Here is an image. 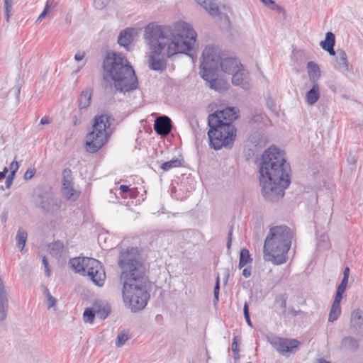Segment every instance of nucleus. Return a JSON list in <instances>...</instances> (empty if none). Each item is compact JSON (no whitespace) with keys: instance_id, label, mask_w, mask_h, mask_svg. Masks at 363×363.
Segmentation results:
<instances>
[{"instance_id":"1","label":"nucleus","mask_w":363,"mask_h":363,"mask_svg":"<svg viewBox=\"0 0 363 363\" xmlns=\"http://www.w3.org/2000/svg\"><path fill=\"white\" fill-rule=\"evenodd\" d=\"M197 34L192 26L184 21L172 26L159 25L155 22L148 23L144 28V39L150 48V67L156 71L164 67L163 59L157 56L171 57L179 53L187 54L194 50Z\"/></svg>"},{"instance_id":"2","label":"nucleus","mask_w":363,"mask_h":363,"mask_svg":"<svg viewBox=\"0 0 363 363\" xmlns=\"http://www.w3.org/2000/svg\"><path fill=\"white\" fill-rule=\"evenodd\" d=\"M118 264L121 269L120 283L125 306L132 312L143 310L150 295L146 289L145 267L138 247H128L120 250Z\"/></svg>"},{"instance_id":"3","label":"nucleus","mask_w":363,"mask_h":363,"mask_svg":"<svg viewBox=\"0 0 363 363\" xmlns=\"http://www.w3.org/2000/svg\"><path fill=\"white\" fill-rule=\"evenodd\" d=\"M259 169L263 196L267 201H278L291 182L289 163L278 148L272 146L262 154Z\"/></svg>"},{"instance_id":"4","label":"nucleus","mask_w":363,"mask_h":363,"mask_svg":"<svg viewBox=\"0 0 363 363\" xmlns=\"http://www.w3.org/2000/svg\"><path fill=\"white\" fill-rule=\"evenodd\" d=\"M104 79L113 81L120 92L134 90L138 86L135 71L127 58L121 53L108 52L103 62Z\"/></svg>"},{"instance_id":"5","label":"nucleus","mask_w":363,"mask_h":363,"mask_svg":"<svg viewBox=\"0 0 363 363\" xmlns=\"http://www.w3.org/2000/svg\"><path fill=\"white\" fill-rule=\"evenodd\" d=\"M294 233L286 225H276L269 228L263 247V259L275 265L286 262Z\"/></svg>"},{"instance_id":"6","label":"nucleus","mask_w":363,"mask_h":363,"mask_svg":"<svg viewBox=\"0 0 363 363\" xmlns=\"http://www.w3.org/2000/svg\"><path fill=\"white\" fill-rule=\"evenodd\" d=\"M110 126L109 117L107 114L96 116L94 119L92 131L86 137V150L90 153L96 152L107 142L108 133L107 128Z\"/></svg>"},{"instance_id":"7","label":"nucleus","mask_w":363,"mask_h":363,"mask_svg":"<svg viewBox=\"0 0 363 363\" xmlns=\"http://www.w3.org/2000/svg\"><path fill=\"white\" fill-rule=\"evenodd\" d=\"M72 268L84 276H88L97 286H102L106 279V274L101 262L94 258L75 257L71 259Z\"/></svg>"},{"instance_id":"8","label":"nucleus","mask_w":363,"mask_h":363,"mask_svg":"<svg viewBox=\"0 0 363 363\" xmlns=\"http://www.w3.org/2000/svg\"><path fill=\"white\" fill-rule=\"evenodd\" d=\"M210 145L215 150L231 148L236 138L237 130L233 124H208Z\"/></svg>"},{"instance_id":"9","label":"nucleus","mask_w":363,"mask_h":363,"mask_svg":"<svg viewBox=\"0 0 363 363\" xmlns=\"http://www.w3.org/2000/svg\"><path fill=\"white\" fill-rule=\"evenodd\" d=\"M34 203L45 215L60 212L62 201L49 191H39L34 195Z\"/></svg>"},{"instance_id":"10","label":"nucleus","mask_w":363,"mask_h":363,"mask_svg":"<svg viewBox=\"0 0 363 363\" xmlns=\"http://www.w3.org/2000/svg\"><path fill=\"white\" fill-rule=\"evenodd\" d=\"M222 59L220 50L213 46H207L202 52L201 72L218 70Z\"/></svg>"},{"instance_id":"11","label":"nucleus","mask_w":363,"mask_h":363,"mask_svg":"<svg viewBox=\"0 0 363 363\" xmlns=\"http://www.w3.org/2000/svg\"><path fill=\"white\" fill-rule=\"evenodd\" d=\"M238 118V111L234 107H227L210 114L208 117V124H233Z\"/></svg>"},{"instance_id":"12","label":"nucleus","mask_w":363,"mask_h":363,"mask_svg":"<svg viewBox=\"0 0 363 363\" xmlns=\"http://www.w3.org/2000/svg\"><path fill=\"white\" fill-rule=\"evenodd\" d=\"M267 340L281 354L293 352L294 350L298 348L300 345V342L296 339L281 338L276 336L269 337Z\"/></svg>"},{"instance_id":"13","label":"nucleus","mask_w":363,"mask_h":363,"mask_svg":"<svg viewBox=\"0 0 363 363\" xmlns=\"http://www.w3.org/2000/svg\"><path fill=\"white\" fill-rule=\"evenodd\" d=\"M62 179V194L63 196L67 200L76 201L79 196V192L73 188L72 177L71 171L65 169L63 171Z\"/></svg>"},{"instance_id":"14","label":"nucleus","mask_w":363,"mask_h":363,"mask_svg":"<svg viewBox=\"0 0 363 363\" xmlns=\"http://www.w3.org/2000/svg\"><path fill=\"white\" fill-rule=\"evenodd\" d=\"M217 70L204 71L201 72L202 78L206 81L209 87L218 91H225L228 88V83L223 79L216 77Z\"/></svg>"},{"instance_id":"15","label":"nucleus","mask_w":363,"mask_h":363,"mask_svg":"<svg viewBox=\"0 0 363 363\" xmlns=\"http://www.w3.org/2000/svg\"><path fill=\"white\" fill-rule=\"evenodd\" d=\"M350 328L357 334H363V311L357 308L352 311L350 316Z\"/></svg>"},{"instance_id":"16","label":"nucleus","mask_w":363,"mask_h":363,"mask_svg":"<svg viewBox=\"0 0 363 363\" xmlns=\"http://www.w3.org/2000/svg\"><path fill=\"white\" fill-rule=\"evenodd\" d=\"M138 30L134 28H127L121 30L118 38V44L129 50L130 45L133 42L134 36L138 35Z\"/></svg>"},{"instance_id":"17","label":"nucleus","mask_w":363,"mask_h":363,"mask_svg":"<svg viewBox=\"0 0 363 363\" xmlns=\"http://www.w3.org/2000/svg\"><path fill=\"white\" fill-rule=\"evenodd\" d=\"M171 121L167 116L157 118L154 123V129L157 133L161 135H166L171 131Z\"/></svg>"},{"instance_id":"18","label":"nucleus","mask_w":363,"mask_h":363,"mask_svg":"<svg viewBox=\"0 0 363 363\" xmlns=\"http://www.w3.org/2000/svg\"><path fill=\"white\" fill-rule=\"evenodd\" d=\"M219 65L221 70L227 74H233L242 65L235 58L226 57L222 58Z\"/></svg>"},{"instance_id":"19","label":"nucleus","mask_w":363,"mask_h":363,"mask_svg":"<svg viewBox=\"0 0 363 363\" xmlns=\"http://www.w3.org/2000/svg\"><path fill=\"white\" fill-rule=\"evenodd\" d=\"M248 72L240 67L234 73H233L232 83L234 85L240 86L243 89H246L248 85Z\"/></svg>"},{"instance_id":"20","label":"nucleus","mask_w":363,"mask_h":363,"mask_svg":"<svg viewBox=\"0 0 363 363\" xmlns=\"http://www.w3.org/2000/svg\"><path fill=\"white\" fill-rule=\"evenodd\" d=\"M335 68L342 72L350 71V63L346 52L340 49L337 50Z\"/></svg>"},{"instance_id":"21","label":"nucleus","mask_w":363,"mask_h":363,"mask_svg":"<svg viewBox=\"0 0 363 363\" xmlns=\"http://www.w3.org/2000/svg\"><path fill=\"white\" fill-rule=\"evenodd\" d=\"M211 16H218L220 14L217 2L215 0H195Z\"/></svg>"},{"instance_id":"22","label":"nucleus","mask_w":363,"mask_h":363,"mask_svg":"<svg viewBox=\"0 0 363 363\" xmlns=\"http://www.w3.org/2000/svg\"><path fill=\"white\" fill-rule=\"evenodd\" d=\"M307 69L310 81L313 84L317 83L320 77V70L318 65L315 62L310 61L307 63Z\"/></svg>"},{"instance_id":"23","label":"nucleus","mask_w":363,"mask_h":363,"mask_svg":"<svg viewBox=\"0 0 363 363\" xmlns=\"http://www.w3.org/2000/svg\"><path fill=\"white\" fill-rule=\"evenodd\" d=\"M320 98V89L318 83L313 84L312 88L306 93V101L309 105L315 104Z\"/></svg>"},{"instance_id":"24","label":"nucleus","mask_w":363,"mask_h":363,"mask_svg":"<svg viewBox=\"0 0 363 363\" xmlns=\"http://www.w3.org/2000/svg\"><path fill=\"white\" fill-rule=\"evenodd\" d=\"M92 95V90L90 88H86L82 91L79 97V108L80 109L87 108L91 103Z\"/></svg>"},{"instance_id":"25","label":"nucleus","mask_w":363,"mask_h":363,"mask_svg":"<svg viewBox=\"0 0 363 363\" xmlns=\"http://www.w3.org/2000/svg\"><path fill=\"white\" fill-rule=\"evenodd\" d=\"M252 258L251 257L249 250L245 248L242 249L240 253V259L238 264L239 269H242L246 264L252 263Z\"/></svg>"},{"instance_id":"26","label":"nucleus","mask_w":363,"mask_h":363,"mask_svg":"<svg viewBox=\"0 0 363 363\" xmlns=\"http://www.w3.org/2000/svg\"><path fill=\"white\" fill-rule=\"evenodd\" d=\"M27 236L28 233L25 230L20 228L18 230L17 235L16 236V240L17 246L18 247H21V252H23V248L26 242Z\"/></svg>"},{"instance_id":"27","label":"nucleus","mask_w":363,"mask_h":363,"mask_svg":"<svg viewBox=\"0 0 363 363\" xmlns=\"http://www.w3.org/2000/svg\"><path fill=\"white\" fill-rule=\"evenodd\" d=\"M359 345L357 341L352 337H347L342 339L341 342V347L343 349L356 350Z\"/></svg>"},{"instance_id":"28","label":"nucleus","mask_w":363,"mask_h":363,"mask_svg":"<svg viewBox=\"0 0 363 363\" xmlns=\"http://www.w3.org/2000/svg\"><path fill=\"white\" fill-rule=\"evenodd\" d=\"M335 43V37L332 32H328L325 35V39L320 43V47L325 50V48L334 47Z\"/></svg>"},{"instance_id":"29","label":"nucleus","mask_w":363,"mask_h":363,"mask_svg":"<svg viewBox=\"0 0 363 363\" xmlns=\"http://www.w3.org/2000/svg\"><path fill=\"white\" fill-rule=\"evenodd\" d=\"M341 314V307L340 305L332 304L331 308L330 311L328 321L334 322L336 320Z\"/></svg>"},{"instance_id":"30","label":"nucleus","mask_w":363,"mask_h":363,"mask_svg":"<svg viewBox=\"0 0 363 363\" xmlns=\"http://www.w3.org/2000/svg\"><path fill=\"white\" fill-rule=\"evenodd\" d=\"M63 248H64L63 243L61 241L57 240L50 245V254L54 257L60 256Z\"/></svg>"},{"instance_id":"31","label":"nucleus","mask_w":363,"mask_h":363,"mask_svg":"<svg viewBox=\"0 0 363 363\" xmlns=\"http://www.w3.org/2000/svg\"><path fill=\"white\" fill-rule=\"evenodd\" d=\"M181 164H182L181 160H179L177 158H174L169 161L164 162L162 164L161 168L163 171L167 172L172 168L178 167L181 166Z\"/></svg>"},{"instance_id":"32","label":"nucleus","mask_w":363,"mask_h":363,"mask_svg":"<svg viewBox=\"0 0 363 363\" xmlns=\"http://www.w3.org/2000/svg\"><path fill=\"white\" fill-rule=\"evenodd\" d=\"M43 294L46 298L48 308L55 307L57 303V299L51 295L48 288L45 287L44 289Z\"/></svg>"},{"instance_id":"33","label":"nucleus","mask_w":363,"mask_h":363,"mask_svg":"<svg viewBox=\"0 0 363 363\" xmlns=\"http://www.w3.org/2000/svg\"><path fill=\"white\" fill-rule=\"evenodd\" d=\"M96 311L91 308H87L84 312L83 319L85 323H91L94 321Z\"/></svg>"},{"instance_id":"34","label":"nucleus","mask_w":363,"mask_h":363,"mask_svg":"<svg viewBox=\"0 0 363 363\" xmlns=\"http://www.w3.org/2000/svg\"><path fill=\"white\" fill-rule=\"evenodd\" d=\"M110 313L111 308L108 306L100 307L96 311V315L101 320L106 318Z\"/></svg>"},{"instance_id":"35","label":"nucleus","mask_w":363,"mask_h":363,"mask_svg":"<svg viewBox=\"0 0 363 363\" xmlns=\"http://www.w3.org/2000/svg\"><path fill=\"white\" fill-rule=\"evenodd\" d=\"M129 338L130 337L128 334L125 331L118 333L116 341V345L118 347L123 346V345H125L126 341L129 340Z\"/></svg>"},{"instance_id":"36","label":"nucleus","mask_w":363,"mask_h":363,"mask_svg":"<svg viewBox=\"0 0 363 363\" xmlns=\"http://www.w3.org/2000/svg\"><path fill=\"white\" fill-rule=\"evenodd\" d=\"M4 1L5 7L6 20V21H9L13 6V0H4Z\"/></svg>"},{"instance_id":"37","label":"nucleus","mask_w":363,"mask_h":363,"mask_svg":"<svg viewBox=\"0 0 363 363\" xmlns=\"http://www.w3.org/2000/svg\"><path fill=\"white\" fill-rule=\"evenodd\" d=\"M9 305H0V321L4 320L7 317Z\"/></svg>"},{"instance_id":"38","label":"nucleus","mask_w":363,"mask_h":363,"mask_svg":"<svg viewBox=\"0 0 363 363\" xmlns=\"http://www.w3.org/2000/svg\"><path fill=\"white\" fill-rule=\"evenodd\" d=\"M109 2V0H94V5L97 9H104Z\"/></svg>"},{"instance_id":"39","label":"nucleus","mask_w":363,"mask_h":363,"mask_svg":"<svg viewBox=\"0 0 363 363\" xmlns=\"http://www.w3.org/2000/svg\"><path fill=\"white\" fill-rule=\"evenodd\" d=\"M219 290H220L219 277H217L216 283V286L214 287V291H213V296H214V301H218Z\"/></svg>"},{"instance_id":"40","label":"nucleus","mask_w":363,"mask_h":363,"mask_svg":"<svg viewBox=\"0 0 363 363\" xmlns=\"http://www.w3.org/2000/svg\"><path fill=\"white\" fill-rule=\"evenodd\" d=\"M345 291L337 289L335 299L333 302V304L340 305V302L342 299V295Z\"/></svg>"},{"instance_id":"41","label":"nucleus","mask_w":363,"mask_h":363,"mask_svg":"<svg viewBox=\"0 0 363 363\" xmlns=\"http://www.w3.org/2000/svg\"><path fill=\"white\" fill-rule=\"evenodd\" d=\"M18 168H19V165H18V162L13 161L9 166V170H10L9 175L15 176V174L18 171Z\"/></svg>"},{"instance_id":"42","label":"nucleus","mask_w":363,"mask_h":363,"mask_svg":"<svg viewBox=\"0 0 363 363\" xmlns=\"http://www.w3.org/2000/svg\"><path fill=\"white\" fill-rule=\"evenodd\" d=\"M49 4L48 3L46 4L43 12L40 13V15L39 16V17L38 18L37 21H36V23H38L42 21V20L46 16V15L48 14V11H49Z\"/></svg>"},{"instance_id":"43","label":"nucleus","mask_w":363,"mask_h":363,"mask_svg":"<svg viewBox=\"0 0 363 363\" xmlns=\"http://www.w3.org/2000/svg\"><path fill=\"white\" fill-rule=\"evenodd\" d=\"M42 263L45 267V274L46 277H50V269L49 268L48 261L45 257H43L42 258Z\"/></svg>"},{"instance_id":"44","label":"nucleus","mask_w":363,"mask_h":363,"mask_svg":"<svg viewBox=\"0 0 363 363\" xmlns=\"http://www.w3.org/2000/svg\"><path fill=\"white\" fill-rule=\"evenodd\" d=\"M348 278L343 277L337 289L345 291L348 284Z\"/></svg>"},{"instance_id":"45","label":"nucleus","mask_w":363,"mask_h":363,"mask_svg":"<svg viewBox=\"0 0 363 363\" xmlns=\"http://www.w3.org/2000/svg\"><path fill=\"white\" fill-rule=\"evenodd\" d=\"M35 173V169H28L25 172L23 178L26 180L30 179L31 178H33V177L34 176Z\"/></svg>"},{"instance_id":"46","label":"nucleus","mask_w":363,"mask_h":363,"mask_svg":"<svg viewBox=\"0 0 363 363\" xmlns=\"http://www.w3.org/2000/svg\"><path fill=\"white\" fill-rule=\"evenodd\" d=\"M264 5L268 6L271 9H274L276 4L274 0H260Z\"/></svg>"},{"instance_id":"47","label":"nucleus","mask_w":363,"mask_h":363,"mask_svg":"<svg viewBox=\"0 0 363 363\" xmlns=\"http://www.w3.org/2000/svg\"><path fill=\"white\" fill-rule=\"evenodd\" d=\"M237 339H238L237 337H235L233 338V342L232 346H231L232 350L235 354H238V352H239Z\"/></svg>"},{"instance_id":"48","label":"nucleus","mask_w":363,"mask_h":363,"mask_svg":"<svg viewBox=\"0 0 363 363\" xmlns=\"http://www.w3.org/2000/svg\"><path fill=\"white\" fill-rule=\"evenodd\" d=\"M242 276L245 278H248L252 274V267H247L242 270Z\"/></svg>"},{"instance_id":"49","label":"nucleus","mask_w":363,"mask_h":363,"mask_svg":"<svg viewBox=\"0 0 363 363\" xmlns=\"http://www.w3.org/2000/svg\"><path fill=\"white\" fill-rule=\"evenodd\" d=\"M267 106L272 112L276 111V104L272 99H268L267 101Z\"/></svg>"},{"instance_id":"50","label":"nucleus","mask_w":363,"mask_h":363,"mask_svg":"<svg viewBox=\"0 0 363 363\" xmlns=\"http://www.w3.org/2000/svg\"><path fill=\"white\" fill-rule=\"evenodd\" d=\"M14 179V176L8 175L5 182V186L6 189H9L13 183V180Z\"/></svg>"},{"instance_id":"51","label":"nucleus","mask_w":363,"mask_h":363,"mask_svg":"<svg viewBox=\"0 0 363 363\" xmlns=\"http://www.w3.org/2000/svg\"><path fill=\"white\" fill-rule=\"evenodd\" d=\"M85 57V52H78L75 55H74V60L76 61H81Z\"/></svg>"},{"instance_id":"52","label":"nucleus","mask_w":363,"mask_h":363,"mask_svg":"<svg viewBox=\"0 0 363 363\" xmlns=\"http://www.w3.org/2000/svg\"><path fill=\"white\" fill-rule=\"evenodd\" d=\"M52 122V119L48 116H44L40 120L41 125L50 124Z\"/></svg>"},{"instance_id":"53","label":"nucleus","mask_w":363,"mask_h":363,"mask_svg":"<svg viewBox=\"0 0 363 363\" xmlns=\"http://www.w3.org/2000/svg\"><path fill=\"white\" fill-rule=\"evenodd\" d=\"M231 243H232V228H230V230L228 233V242H227L228 250L230 249Z\"/></svg>"},{"instance_id":"54","label":"nucleus","mask_w":363,"mask_h":363,"mask_svg":"<svg viewBox=\"0 0 363 363\" xmlns=\"http://www.w3.org/2000/svg\"><path fill=\"white\" fill-rule=\"evenodd\" d=\"M325 51L328 52V53L330 55H334L335 57H336V51L334 50V47H331V48H325Z\"/></svg>"},{"instance_id":"55","label":"nucleus","mask_w":363,"mask_h":363,"mask_svg":"<svg viewBox=\"0 0 363 363\" xmlns=\"http://www.w3.org/2000/svg\"><path fill=\"white\" fill-rule=\"evenodd\" d=\"M350 276V268L348 267H346L343 272V277L348 278Z\"/></svg>"},{"instance_id":"56","label":"nucleus","mask_w":363,"mask_h":363,"mask_svg":"<svg viewBox=\"0 0 363 363\" xmlns=\"http://www.w3.org/2000/svg\"><path fill=\"white\" fill-rule=\"evenodd\" d=\"M122 193H126L129 191V186L125 185H121L119 188Z\"/></svg>"},{"instance_id":"57","label":"nucleus","mask_w":363,"mask_h":363,"mask_svg":"<svg viewBox=\"0 0 363 363\" xmlns=\"http://www.w3.org/2000/svg\"><path fill=\"white\" fill-rule=\"evenodd\" d=\"M8 172V168L5 167L2 172H0V181L4 179Z\"/></svg>"},{"instance_id":"58","label":"nucleus","mask_w":363,"mask_h":363,"mask_svg":"<svg viewBox=\"0 0 363 363\" xmlns=\"http://www.w3.org/2000/svg\"><path fill=\"white\" fill-rule=\"evenodd\" d=\"M347 161L350 164H354L356 163V159L354 156L348 157Z\"/></svg>"},{"instance_id":"59","label":"nucleus","mask_w":363,"mask_h":363,"mask_svg":"<svg viewBox=\"0 0 363 363\" xmlns=\"http://www.w3.org/2000/svg\"><path fill=\"white\" fill-rule=\"evenodd\" d=\"M243 311H244V316H247V315H250L249 310H248V305L247 303H245L244 305Z\"/></svg>"},{"instance_id":"60","label":"nucleus","mask_w":363,"mask_h":363,"mask_svg":"<svg viewBox=\"0 0 363 363\" xmlns=\"http://www.w3.org/2000/svg\"><path fill=\"white\" fill-rule=\"evenodd\" d=\"M20 92H21V88H20V86H17L16 88L15 94H16V99H17L18 101H19Z\"/></svg>"},{"instance_id":"61","label":"nucleus","mask_w":363,"mask_h":363,"mask_svg":"<svg viewBox=\"0 0 363 363\" xmlns=\"http://www.w3.org/2000/svg\"><path fill=\"white\" fill-rule=\"evenodd\" d=\"M321 237H322V240H321V241H322L324 244H326V245H327V244H328V238L326 235H321Z\"/></svg>"},{"instance_id":"62","label":"nucleus","mask_w":363,"mask_h":363,"mask_svg":"<svg viewBox=\"0 0 363 363\" xmlns=\"http://www.w3.org/2000/svg\"><path fill=\"white\" fill-rule=\"evenodd\" d=\"M245 318L246 322L247 323V324L250 326H252V323H251V320H250V315H247V316H245Z\"/></svg>"},{"instance_id":"63","label":"nucleus","mask_w":363,"mask_h":363,"mask_svg":"<svg viewBox=\"0 0 363 363\" xmlns=\"http://www.w3.org/2000/svg\"><path fill=\"white\" fill-rule=\"evenodd\" d=\"M74 122H73L74 125H77L78 124V118H77V117L75 116L74 117Z\"/></svg>"},{"instance_id":"64","label":"nucleus","mask_w":363,"mask_h":363,"mask_svg":"<svg viewBox=\"0 0 363 363\" xmlns=\"http://www.w3.org/2000/svg\"><path fill=\"white\" fill-rule=\"evenodd\" d=\"M317 363H330V362L325 361L324 359H320Z\"/></svg>"}]
</instances>
